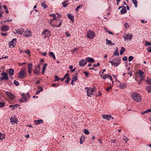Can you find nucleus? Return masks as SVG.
Here are the masks:
<instances>
[{"mask_svg": "<svg viewBox=\"0 0 151 151\" xmlns=\"http://www.w3.org/2000/svg\"><path fill=\"white\" fill-rule=\"evenodd\" d=\"M27 76L26 70L25 67H23L21 68L19 73L18 77L20 78H24Z\"/></svg>", "mask_w": 151, "mask_h": 151, "instance_id": "f257e3e1", "label": "nucleus"}, {"mask_svg": "<svg viewBox=\"0 0 151 151\" xmlns=\"http://www.w3.org/2000/svg\"><path fill=\"white\" fill-rule=\"evenodd\" d=\"M120 62L121 60L118 57L114 58L112 60L109 61L112 65L115 67L118 66L120 64Z\"/></svg>", "mask_w": 151, "mask_h": 151, "instance_id": "f03ea898", "label": "nucleus"}, {"mask_svg": "<svg viewBox=\"0 0 151 151\" xmlns=\"http://www.w3.org/2000/svg\"><path fill=\"white\" fill-rule=\"evenodd\" d=\"M131 97L136 102H139L141 101V97L139 94L134 92L132 93Z\"/></svg>", "mask_w": 151, "mask_h": 151, "instance_id": "7ed1b4c3", "label": "nucleus"}, {"mask_svg": "<svg viewBox=\"0 0 151 151\" xmlns=\"http://www.w3.org/2000/svg\"><path fill=\"white\" fill-rule=\"evenodd\" d=\"M85 90H86L87 93V95L88 96H91V95H93V93L96 90V88H85Z\"/></svg>", "mask_w": 151, "mask_h": 151, "instance_id": "20e7f679", "label": "nucleus"}, {"mask_svg": "<svg viewBox=\"0 0 151 151\" xmlns=\"http://www.w3.org/2000/svg\"><path fill=\"white\" fill-rule=\"evenodd\" d=\"M95 36V33L91 30H89L87 34V37L90 39H93Z\"/></svg>", "mask_w": 151, "mask_h": 151, "instance_id": "39448f33", "label": "nucleus"}, {"mask_svg": "<svg viewBox=\"0 0 151 151\" xmlns=\"http://www.w3.org/2000/svg\"><path fill=\"white\" fill-rule=\"evenodd\" d=\"M5 93L7 97L10 100H13L15 97V96L10 92L6 91Z\"/></svg>", "mask_w": 151, "mask_h": 151, "instance_id": "423d86ee", "label": "nucleus"}, {"mask_svg": "<svg viewBox=\"0 0 151 151\" xmlns=\"http://www.w3.org/2000/svg\"><path fill=\"white\" fill-rule=\"evenodd\" d=\"M1 76L2 77L0 78L1 80H8L9 79L7 73H6L5 72H3L1 73Z\"/></svg>", "mask_w": 151, "mask_h": 151, "instance_id": "0eeeda50", "label": "nucleus"}, {"mask_svg": "<svg viewBox=\"0 0 151 151\" xmlns=\"http://www.w3.org/2000/svg\"><path fill=\"white\" fill-rule=\"evenodd\" d=\"M42 35H44V38H45L46 37H49L50 36V32L48 30H46L44 31L42 33Z\"/></svg>", "mask_w": 151, "mask_h": 151, "instance_id": "6e6552de", "label": "nucleus"}, {"mask_svg": "<svg viewBox=\"0 0 151 151\" xmlns=\"http://www.w3.org/2000/svg\"><path fill=\"white\" fill-rule=\"evenodd\" d=\"M16 39H13L12 40L9 42V47L10 48L14 47L17 42Z\"/></svg>", "mask_w": 151, "mask_h": 151, "instance_id": "1a4fd4ad", "label": "nucleus"}, {"mask_svg": "<svg viewBox=\"0 0 151 151\" xmlns=\"http://www.w3.org/2000/svg\"><path fill=\"white\" fill-rule=\"evenodd\" d=\"M57 22H58L59 23V24H57L56 25H54L53 24L52 22H50L49 23L50 25L52 26V27H60L62 23V21L61 19L58 20Z\"/></svg>", "mask_w": 151, "mask_h": 151, "instance_id": "9d476101", "label": "nucleus"}, {"mask_svg": "<svg viewBox=\"0 0 151 151\" xmlns=\"http://www.w3.org/2000/svg\"><path fill=\"white\" fill-rule=\"evenodd\" d=\"M10 122L13 124L17 123V121H18L17 119L14 116H12L10 119Z\"/></svg>", "mask_w": 151, "mask_h": 151, "instance_id": "9b49d317", "label": "nucleus"}, {"mask_svg": "<svg viewBox=\"0 0 151 151\" xmlns=\"http://www.w3.org/2000/svg\"><path fill=\"white\" fill-rule=\"evenodd\" d=\"M102 117L103 119H106L108 120H109L111 119H114L112 116L109 115L103 114Z\"/></svg>", "mask_w": 151, "mask_h": 151, "instance_id": "f8f14e48", "label": "nucleus"}, {"mask_svg": "<svg viewBox=\"0 0 151 151\" xmlns=\"http://www.w3.org/2000/svg\"><path fill=\"white\" fill-rule=\"evenodd\" d=\"M22 96L24 98V99L25 100V101H26L27 99H28L30 97L29 94L28 93H26L25 94L23 93L22 94Z\"/></svg>", "mask_w": 151, "mask_h": 151, "instance_id": "ddd939ff", "label": "nucleus"}, {"mask_svg": "<svg viewBox=\"0 0 151 151\" xmlns=\"http://www.w3.org/2000/svg\"><path fill=\"white\" fill-rule=\"evenodd\" d=\"M28 72L29 74H31L33 65L32 63H29L28 64Z\"/></svg>", "mask_w": 151, "mask_h": 151, "instance_id": "4468645a", "label": "nucleus"}, {"mask_svg": "<svg viewBox=\"0 0 151 151\" xmlns=\"http://www.w3.org/2000/svg\"><path fill=\"white\" fill-rule=\"evenodd\" d=\"M24 36L26 37H29L32 36L31 32L27 30H26L24 32Z\"/></svg>", "mask_w": 151, "mask_h": 151, "instance_id": "2eb2a0df", "label": "nucleus"}, {"mask_svg": "<svg viewBox=\"0 0 151 151\" xmlns=\"http://www.w3.org/2000/svg\"><path fill=\"white\" fill-rule=\"evenodd\" d=\"M87 62L84 59H82L79 62V65L81 66H84L87 63Z\"/></svg>", "mask_w": 151, "mask_h": 151, "instance_id": "dca6fc26", "label": "nucleus"}, {"mask_svg": "<svg viewBox=\"0 0 151 151\" xmlns=\"http://www.w3.org/2000/svg\"><path fill=\"white\" fill-rule=\"evenodd\" d=\"M9 28V27L7 25H4L1 27V30L3 32H5L7 31Z\"/></svg>", "mask_w": 151, "mask_h": 151, "instance_id": "f3484780", "label": "nucleus"}, {"mask_svg": "<svg viewBox=\"0 0 151 151\" xmlns=\"http://www.w3.org/2000/svg\"><path fill=\"white\" fill-rule=\"evenodd\" d=\"M127 86V84L125 83H122L121 82L120 83L119 87L121 89H123L125 88Z\"/></svg>", "mask_w": 151, "mask_h": 151, "instance_id": "a211bd4d", "label": "nucleus"}, {"mask_svg": "<svg viewBox=\"0 0 151 151\" xmlns=\"http://www.w3.org/2000/svg\"><path fill=\"white\" fill-rule=\"evenodd\" d=\"M40 68H35L34 70L33 73L35 74H39L40 72Z\"/></svg>", "mask_w": 151, "mask_h": 151, "instance_id": "6ab92c4d", "label": "nucleus"}, {"mask_svg": "<svg viewBox=\"0 0 151 151\" xmlns=\"http://www.w3.org/2000/svg\"><path fill=\"white\" fill-rule=\"evenodd\" d=\"M14 30L15 31L16 33L20 35L22 34V33L23 32V29L22 28L17 29H15Z\"/></svg>", "mask_w": 151, "mask_h": 151, "instance_id": "aec40b11", "label": "nucleus"}, {"mask_svg": "<svg viewBox=\"0 0 151 151\" xmlns=\"http://www.w3.org/2000/svg\"><path fill=\"white\" fill-rule=\"evenodd\" d=\"M86 59L89 62L92 63L94 62V60L92 58L87 57L86 58Z\"/></svg>", "mask_w": 151, "mask_h": 151, "instance_id": "412c9836", "label": "nucleus"}, {"mask_svg": "<svg viewBox=\"0 0 151 151\" xmlns=\"http://www.w3.org/2000/svg\"><path fill=\"white\" fill-rule=\"evenodd\" d=\"M43 90V88L42 87H40L38 88V90H37L35 94L37 95L39 94L41 91Z\"/></svg>", "mask_w": 151, "mask_h": 151, "instance_id": "4be33fe9", "label": "nucleus"}, {"mask_svg": "<svg viewBox=\"0 0 151 151\" xmlns=\"http://www.w3.org/2000/svg\"><path fill=\"white\" fill-rule=\"evenodd\" d=\"M14 70L12 68H10L9 71V74L10 76H12L14 74Z\"/></svg>", "mask_w": 151, "mask_h": 151, "instance_id": "5701e85b", "label": "nucleus"}, {"mask_svg": "<svg viewBox=\"0 0 151 151\" xmlns=\"http://www.w3.org/2000/svg\"><path fill=\"white\" fill-rule=\"evenodd\" d=\"M68 17L69 19L72 20V22H73V21L74 20V16L71 14H68Z\"/></svg>", "mask_w": 151, "mask_h": 151, "instance_id": "b1692460", "label": "nucleus"}, {"mask_svg": "<svg viewBox=\"0 0 151 151\" xmlns=\"http://www.w3.org/2000/svg\"><path fill=\"white\" fill-rule=\"evenodd\" d=\"M106 45H115V44L112 43L111 40H109L107 39H106Z\"/></svg>", "mask_w": 151, "mask_h": 151, "instance_id": "393cba45", "label": "nucleus"}, {"mask_svg": "<svg viewBox=\"0 0 151 151\" xmlns=\"http://www.w3.org/2000/svg\"><path fill=\"white\" fill-rule=\"evenodd\" d=\"M34 122L35 124H38L43 123V121L42 120H35L34 121Z\"/></svg>", "mask_w": 151, "mask_h": 151, "instance_id": "a878e982", "label": "nucleus"}, {"mask_svg": "<svg viewBox=\"0 0 151 151\" xmlns=\"http://www.w3.org/2000/svg\"><path fill=\"white\" fill-rule=\"evenodd\" d=\"M127 11L125 6H124V8H122L120 11L121 13L122 14H124L126 13Z\"/></svg>", "mask_w": 151, "mask_h": 151, "instance_id": "bb28decb", "label": "nucleus"}, {"mask_svg": "<svg viewBox=\"0 0 151 151\" xmlns=\"http://www.w3.org/2000/svg\"><path fill=\"white\" fill-rule=\"evenodd\" d=\"M109 75H107L106 74L103 75H100V76L104 79H106V78H109Z\"/></svg>", "mask_w": 151, "mask_h": 151, "instance_id": "cd10ccee", "label": "nucleus"}, {"mask_svg": "<svg viewBox=\"0 0 151 151\" xmlns=\"http://www.w3.org/2000/svg\"><path fill=\"white\" fill-rule=\"evenodd\" d=\"M125 51V49L123 47H122L121 48V50L120 51V54L121 55H122L123 54L124 52Z\"/></svg>", "mask_w": 151, "mask_h": 151, "instance_id": "c85d7f7f", "label": "nucleus"}, {"mask_svg": "<svg viewBox=\"0 0 151 151\" xmlns=\"http://www.w3.org/2000/svg\"><path fill=\"white\" fill-rule=\"evenodd\" d=\"M49 54L50 56H51L54 59H56L55 55L53 52H50Z\"/></svg>", "mask_w": 151, "mask_h": 151, "instance_id": "c756f323", "label": "nucleus"}, {"mask_svg": "<svg viewBox=\"0 0 151 151\" xmlns=\"http://www.w3.org/2000/svg\"><path fill=\"white\" fill-rule=\"evenodd\" d=\"M41 6L44 9L47 8V5L45 4V2L44 3H42L41 4Z\"/></svg>", "mask_w": 151, "mask_h": 151, "instance_id": "7c9ffc66", "label": "nucleus"}, {"mask_svg": "<svg viewBox=\"0 0 151 151\" xmlns=\"http://www.w3.org/2000/svg\"><path fill=\"white\" fill-rule=\"evenodd\" d=\"M145 81H147V84L149 85L151 84V79L150 78H147L146 80Z\"/></svg>", "mask_w": 151, "mask_h": 151, "instance_id": "2f4dec72", "label": "nucleus"}, {"mask_svg": "<svg viewBox=\"0 0 151 151\" xmlns=\"http://www.w3.org/2000/svg\"><path fill=\"white\" fill-rule=\"evenodd\" d=\"M77 73H76V75H75L74 76L72 79V80L74 81H77L78 79V77H77Z\"/></svg>", "mask_w": 151, "mask_h": 151, "instance_id": "473e14b6", "label": "nucleus"}, {"mask_svg": "<svg viewBox=\"0 0 151 151\" xmlns=\"http://www.w3.org/2000/svg\"><path fill=\"white\" fill-rule=\"evenodd\" d=\"M67 2H68V1H66L62 3V4L64 7H66L69 4V3H68L67 4L66 3Z\"/></svg>", "mask_w": 151, "mask_h": 151, "instance_id": "72a5a7b5", "label": "nucleus"}, {"mask_svg": "<svg viewBox=\"0 0 151 151\" xmlns=\"http://www.w3.org/2000/svg\"><path fill=\"white\" fill-rule=\"evenodd\" d=\"M146 89L147 91V92L149 93H150L151 92V86H147L146 88Z\"/></svg>", "mask_w": 151, "mask_h": 151, "instance_id": "f704fd0d", "label": "nucleus"}, {"mask_svg": "<svg viewBox=\"0 0 151 151\" xmlns=\"http://www.w3.org/2000/svg\"><path fill=\"white\" fill-rule=\"evenodd\" d=\"M132 2L134 4V6L135 7H137V0H133Z\"/></svg>", "mask_w": 151, "mask_h": 151, "instance_id": "c9c22d12", "label": "nucleus"}, {"mask_svg": "<svg viewBox=\"0 0 151 151\" xmlns=\"http://www.w3.org/2000/svg\"><path fill=\"white\" fill-rule=\"evenodd\" d=\"M114 55V56H119V54L118 52V49H116L113 53Z\"/></svg>", "mask_w": 151, "mask_h": 151, "instance_id": "e433bc0d", "label": "nucleus"}, {"mask_svg": "<svg viewBox=\"0 0 151 151\" xmlns=\"http://www.w3.org/2000/svg\"><path fill=\"white\" fill-rule=\"evenodd\" d=\"M138 74L139 75V76L140 77L143 76V74H144V73L140 70H139Z\"/></svg>", "mask_w": 151, "mask_h": 151, "instance_id": "4c0bfd02", "label": "nucleus"}, {"mask_svg": "<svg viewBox=\"0 0 151 151\" xmlns=\"http://www.w3.org/2000/svg\"><path fill=\"white\" fill-rule=\"evenodd\" d=\"M129 37V34H127L124 37V41H126Z\"/></svg>", "mask_w": 151, "mask_h": 151, "instance_id": "58836bf2", "label": "nucleus"}, {"mask_svg": "<svg viewBox=\"0 0 151 151\" xmlns=\"http://www.w3.org/2000/svg\"><path fill=\"white\" fill-rule=\"evenodd\" d=\"M49 16L50 17H53V20H55V19L56 17L55 14H51Z\"/></svg>", "mask_w": 151, "mask_h": 151, "instance_id": "ea45409f", "label": "nucleus"}, {"mask_svg": "<svg viewBox=\"0 0 151 151\" xmlns=\"http://www.w3.org/2000/svg\"><path fill=\"white\" fill-rule=\"evenodd\" d=\"M55 80H54L55 81H58L60 79V78L58 77V76L55 75Z\"/></svg>", "mask_w": 151, "mask_h": 151, "instance_id": "a19ab883", "label": "nucleus"}, {"mask_svg": "<svg viewBox=\"0 0 151 151\" xmlns=\"http://www.w3.org/2000/svg\"><path fill=\"white\" fill-rule=\"evenodd\" d=\"M151 45V43L150 42H148L147 41H146L145 42V46H147L148 45L150 46Z\"/></svg>", "mask_w": 151, "mask_h": 151, "instance_id": "79ce46f5", "label": "nucleus"}, {"mask_svg": "<svg viewBox=\"0 0 151 151\" xmlns=\"http://www.w3.org/2000/svg\"><path fill=\"white\" fill-rule=\"evenodd\" d=\"M133 59V57L132 56H129L128 58V61L129 62L131 61Z\"/></svg>", "mask_w": 151, "mask_h": 151, "instance_id": "37998d69", "label": "nucleus"}, {"mask_svg": "<svg viewBox=\"0 0 151 151\" xmlns=\"http://www.w3.org/2000/svg\"><path fill=\"white\" fill-rule=\"evenodd\" d=\"M5 138L4 135L1 134L0 133V139L2 140L3 139Z\"/></svg>", "mask_w": 151, "mask_h": 151, "instance_id": "c03bdc74", "label": "nucleus"}, {"mask_svg": "<svg viewBox=\"0 0 151 151\" xmlns=\"http://www.w3.org/2000/svg\"><path fill=\"white\" fill-rule=\"evenodd\" d=\"M140 82H142L144 80L145 78V76H140Z\"/></svg>", "mask_w": 151, "mask_h": 151, "instance_id": "a18cd8bd", "label": "nucleus"}, {"mask_svg": "<svg viewBox=\"0 0 151 151\" xmlns=\"http://www.w3.org/2000/svg\"><path fill=\"white\" fill-rule=\"evenodd\" d=\"M47 64L46 63H45L43 64V68H42V70H45L46 68V67L47 66Z\"/></svg>", "mask_w": 151, "mask_h": 151, "instance_id": "49530a36", "label": "nucleus"}, {"mask_svg": "<svg viewBox=\"0 0 151 151\" xmlns=\"http://www.w3.org/2000/svg\"><path fill=\"white\" fill-rule=\"evenodd\" d=\"M5 105V103L4 102H0V107H2L4 106Z\"/></svg>", "mask_w": 151, "mask_h": 151, "instance_id": "de8ad7c7", "label": "nucleus"}, {"mask_svg": "<svg viewBox=\"0 0 151 151\" xmlns=\"http://www.w3.org/2000/svg\"><path fill=\"white\" fill-rule=\"evenodd\" d=\"M82 7V5H80L78 6L75 9V10L76 11H77L80 8H81Z\"/></svg>", "mask_w": 151, "mask_h": 151, "instance_id": "09e8293b", "label": "nucleus"}, {"mask_svg": "<svg viewBox=\"0 0 151 151\" xmlns=\"http://www.w3.org/2000/svg\"><path fill=\"white\" fill-rule=\"evenodd\" d=\"M84 133L86 134H89V132L88 131V129H86L84 130Z\"/></svg>", "mask_w": 151, "mask_h": 151, "instance_id": "8fccbe9b", "label": "nucleus"}, {"mask_svg": "<svg viewBox=\"0 0 151 151\" xmlns=\"http://www.w3.org/2000/svg\"><path fill=\"white\" fill-rule=\"evenodd\" d=\"M124 26H125V28H129V26L128 24L127 23H124Z\"/></svg>", "mask_w": 151, "mask_h": 151, "instance_id": "3c124183", "label": "nucleus"}, {"mask_svg": "<svg viewBox=\"0 0 151 151\" xmlns=\"http://www.w3.org/2000/svg\"><path fill=\"white\" fill-rule=\"evenodd\" d=\"M14 83L16 86H18L19 85V83L16 81H14Z\"/></svg>", "mask_w": 151, "mask_h": 151, "instance_id": "603ef678", "label": "nucleus"}, {"mask_svg": "<svg viewBox=\"0 0 151 151\" xmlns=\"http://www.w3.org/2000/svg\"><path fill=\"white\" fill-rule=\"evenodd\" d=\"M17 105H18V104H16L15 105H9V107H12V109H14V107L15 106H16Z\"/></svg>", "mask_w": 151, "mask_h": 151, "instance_id": "864d4df0", "label": "nucleus"}, {"mask_svg": "<svg viewBox=\"0 0 151 151\" xmlns=\"http://www.w3.org/2000/svg\"><path fill=\"white\" fill-rule=\"evenodd\" d=\"M24 52L26 53L27 54L29 55L30 54V51L29 50H27L24 51Z\"/></svg>", "mask_w": 151, "mask_h": 151, "instance_id": "5fc2aeb1", "label": "nucleus"}, {"mask_svg": "<svg viewBox=\"0 0 151 151\" xmlns=\"http://www.w3.org/2000/svg\"><path fill=\"white\" fill-rule=\"evenodd\" d=\"M19 101L21 102H22L26 101L24 99V98H23V97H22V98L20 99H19Z\"/></svg>", "mask_w": 151, "mask_h": 151, "instance_id": "6e6d98bb", "label": "nucleus"}, {"mask_svg": "<svg viewBox=\"0 0 151 151\" xmlns=\"http://www.w3.org/2000/svg\"><path fill=\"white\" fill-rule=\"evenodd\" d=\"M83 73H84L85 75H86V76H89V73L87 71H85L83 72Z\"/></svg>", "mask_w": 151, "mask_h": 151, "instance_id": "4d7b16f0", "label": "nucleus"}, {"mask_svg": "<svg viewBox=\"0 0 151 151\" xmlns=\"http://www.w3.org/2000/svg\"><path fill=\"white\" fill-rule=\"evenodd\" d=\"M65 35L66 37H69L70 36V34L67 32H66L65 33Z\"/></svg>", "mask_w": 151, "mask_h": 151, "instance_id": "13d9d810", "label": "nucleus"}, {"mask_svg": "<svg viewBox=\"0 0 151 151\" xmlns=\"http://www.w3.org/2000/svg\"><path fill=\"white\" fill-rule=\"evenodd\" d=\"M122 60L124 61H127V57H124L122 58Z\"/></svg>", "mask_w": 151, "mask_h": 151, "instance_id": "bf43d9fd", "label": "nucleus"}, {"mask_svg": "<svg viewBox=\"0 0 151 151\" xmlns=\"http://www.w3.org/2000/svg\"><path fill=\"white\" fill-rule=\"evenodd\" d=\"M112 86H110L108 88H106V90L107 91H109L110 90V89L111 88Z\"/></svg>", "mask_w": 151, "mask_h": 151, "instance_id": "052dcab7", "label": "nucleus"}, {"mask_svg": "<svg viewBox=\"0 0 151 151\" xmlns=\"http://www.w3.org/2000/svg\"><path fill=\"white\" fill-rule=\"evenodd\" d=\"M145 111L146 113H147L149 112H151V109H148Z\"/></svg>", "mask_w": 151, "mask_h": 151, "instance_id": "680f3d73", "label": "nucleus"}, {"mask_svg": "<svg viewBox=\"0 0 151 151\" xmlns=\"http://www.w3.org/2000/svg\"><path fill=\"white\" fill-rule=\"evenodd\" d=\"M69 81V77H68L67 79V80L65 81V84H67Z\"/></svg>", "mask_w": 151, "mask_h": 151, "instance_id": "e2e57ef3", "label": "nucleus"}, {"mask_svg": "<svg viewBox=\"0 0 151 151\" xmlns=\"http://www.w3.org/2000/svg\"><path fill=\"white\" fill-rule=\"evenodd\" d=\"M133 36L132 35V34H130L129 35V38H128V40H129V41H130L132 39L131 38Z\"/></svg>", "mask_w": 151, "mask_h": 151, "instance_id": "0e129e2a", "label": "nucleus"}, {"mask_svg": "<svg viewBox=\"0 0 151 151\" xmlns=\"http://www.w3.org/2000/svg\"><path fill=\"white\" fill-rule=\"evenodd\" d=\"M123 139V140H124V141H125V142L126 143L129 140V139H127V137H125V138H124Z\"/></svg>", "mask_w": 151, "mask_h": 151, "instance_id": "69168bd1", "label": "nucleus"}, {"mask_svg": "<svg viewBox=\"0 0 151 151\" xmlns=\"http://www.w3.org/2000/svg\"><path fill=\"white\" fill-rule=\"evenodd\" d=\"M18 64H19V66H22L23 65L25 64H26V63H19Z\"/></svg>", "mask_w": 151, "mask_h": 151, "instance_id": "338daca9", "label": "nucleus"}, {"mask_svg": "<svg viewBox=\"0 0 151 151\" xmlns=\"http://www.w3.org/2000/svg\"><path fill=\"white\" fill-rule=\"evenodd\" d=\"M147 50L148 52H151V47H148Z\"/></svg>", "mask_w": 151, "mask_h": 151, "instance_id": "774afa93", "label": "nucleus"}]
</instances>
